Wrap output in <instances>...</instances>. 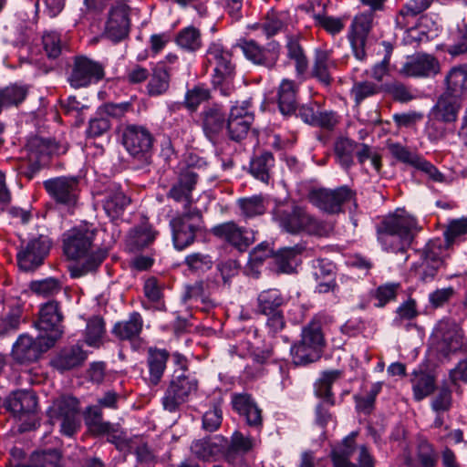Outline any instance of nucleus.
I'll list each match as a JSON object with an SVG mask.
<instances>
[{"instance_id":"13d9d810","label":"nucleus","mask_w":467,"mask_h":467,"mask_svg":"<svg viewBox=\"0 0 467 467\" xmlns=\"http://www.w3.org/2000/svg\"><path fill=\"white\" fill-rule=\"evenodd\" d=\"M389 150L392 157L398 161L410 165L413 168H415L416 162H418L421 157L418 153L411 151L409 148L400 143L390 144L389 146Z\"/></svg>"},{"instance_id":"20e7f679","label":"nucleus","mask_w":467,"mask_h":467,"mask_svg":"<svg viewBox=\"0 0 467 467\" xmlns=\"http://www.w3.org/2000/svg\"><path fill=\"white\" fill-rule=\"evenodd\" d=\"M172 359L179 368L173 371L161 399L164 410L170 412L177 411L198 389V380L188 372L187 358L176 352L172 355Z\"/></svg>"},{"instance_id":"cd10ccee","label":"nucleus","mask_w":467,"mask_h":467,"mask_svg":"<svg viewBox=\"0 0 467 467\" xmlns=\"http://www.w3.org/2000/svg\"><path fill=\"white\" fill-rule=\"evenodd\" d=\"M462 101L443 92L431 111V119L444 123L454 122L462 107Z\"/></svg>"},{"instance_id":"f03ea898","label":"nucleus","mask_w":467,"mask_h":467,"mask_svg":"<svg viewBox=\"0 0 467 467\" xmlns=\"http://www.w3.org/2000/svg\"><path fill=\"white\" fill-rule=\"evenodd\" d=\"M272 217L283 232L290 234L323 235L328 232L325 222L312 214L307 207L296 202L276 205Z\"/></svg>"},{"instance_id":"680f3d73","label":"nucleus","mask_w":467,"mask_h":467,"mask_svg":"<svg viewBox=\"0 0 467 467\" xmlns=\"http://www.w3.org/2000/svg\"><path fill=\"white\" fill-rule=\"evenodd\" d=\"M99 114H104L106 118L121 119L127 113L133 111L131 102L126 101L121 103H105L99 107Z\"/></svg>"},{"instance_id":"37998d69","label":"nucleus","mask_w":467,"mask_h":467,"mask_svg":"<svg viewBox=\"0 0 467 467\" xmlns=\"http://www.w3.org/2000/svg\"><path fill=\"white\" fill-rule=\"evenodd\" d=\"M301 341L317 352L321 357L325 347V338L319 321L312 320L302 329Z\"/></svg>"},{"instance_id":"412c9836","label":"nucleus","mask_w":467,"mask_h":467,"mask_svg":"<svg viewBox=\"0 0 467 467\" xmlns=\"http://www.w3.org/2000/svg\"><path fill=\"white\" fill-rule=\"evenodd\" d=\"M198 174L192 168L183 170L178 181L171 187L167 197L182 203L183 211L194 209L192 206V191L197 183Z\"/></svg>"},{"instance_id":"a18cd8bd","label":"nucleus","mask_w":467,"mask_h":467,"mask_svg":"<svg viewBox=\"0 0 467 467\" xmlns=\"http://www.w3.org/2000/svg\"><path fill=\"white\" fill-rule=\"evenodd\" d=\"M183 265L191 273L201 275L213 268V260L208 254L195 252L185 256Z\"/></svg>"},{"instance_id":"f257e3e1","label":"nucleus","mask_w":467,"mask_h":467,"mask_svg":"<svg viewBox=\"0 0 467 467\" xmlns=\"http://www.w3.org/2000/svg\"><path fill=\"white\" fill-rule=\"evenodd\" d=\"M95 231L86 225L71 228L62 235L63 251L68 259L78 261L68 266L72 278L95 272L107 256L102 249L93 250Z\"/></svg>"},{"instance_id":"393cba45","label":"nucleus","mask_w":467,"mask_h":467,"mask_svg":"<svg viewBox=\"0 0 467 467\" xmlns=\"http://www.w3.org/2000/svg\"><path fill=\"white\" fill-rule=\"evenodd\" d=\"M232 53L219 42L210 44L206 51V61L213 66V75H234L235 66L233 63Z\"/></svg>"},{"instance_id":"864d4df0","label":"nucleus","mask_w":467,"mask_h":467,"mask_svg":"<svg viewBox=\"0 0 467 467\" xmlns=\"http://www.w3.org/2000/svg\"><path fill=\"white\" fill-rule=\"evenodd\" d=\"M30 459L33 467H61V454L57 450L35 452Z\"/></svg>"},{"instance_id":"6ab92c4d","label":"nucleus","mask_w":467,"mask_h":467,"mask_svg":"<svg viewBox=\"0 0 467 467\" xmlns=\"http://www.w3.org/2000/svg\"><path fill=\"white\" fill-rule=\"evenodd\" d=\"M129 9V6L122 3L111 6L103 31L104 37L113 43H119L128 37L130 28Z\"/></svg>"},{"instance_id":"bb28decb","label":"nucleus","mask_w":467,"mask_h":467,"mask_svg":"<svg viewBox=\"0 0 467 467\" xmlns=\"http://www.w3.org/2000/svg\"><path fill=\"white\" fill-rule=\"evenodd\" d=\"M87 358L88 355L81 347L78 345L69 346L59 350L51 359L50 364L55 369L64 373L81 367Z\"/></svg>"},{"instance_id":"dca6fc26","label":"nucleus","mask_w":467,"mask_h":467,"mask_svg":"<svg viewBox=\"0 0 467 467\" xmlns=\"http://www.w3.org/2000/svg\"><path fill=\"white\" fill-rule=\"evenodd\" d=\"M63 316L60 312L58 303L57 301H48L40 306L36 327L42 333L41 336L48 340H52L55 345L56 341L60 338L63 334L62 326Z\"/></svg>"},{"instance_id":"4d7b16f0","label":"nucleus","mask_w":467,"mask_h":467,"mask_svg":"<svg viewBox=\"0 0 467 467\" xmlns=\"http://www.w3.org/2000/svg\"><path fill=\"white\" fill-rule=\"evenodd\" d=\"M400 287V285L399 283H387L379 285L373 296L376 300L374 306L377 307H383L390 301L395 300Z\"/></svg>"},{"instance_id":"ea45409f","label":"nucleus","mask_w":467,"mask_h":467,"mask_svg":"<svg viewBox=\"0 0 467 467\" xmlns=\"http://www.w3.org/2000/svg\"><path fill=\"white\" fill-rule=\"evenodd\" d=\"M285 299L282 293L275 288L262 291L257 296V310L263 315L280 311Z\"/></svg>"},{"instance_id":"5701e85b","label":"nucleus","mask_w":467,"mask_h":467,"mask_svg":"<svg viewBox=\"0 0 467 467\" xmlns=\"http://www.w3.org/2000/svg\"><path fill=\"white\" fill-rule=\"evenodd\" d=\"M439 71V61L428 54H418L408 58L400 70V74L410 78H431Z\"/></svg>"},{"instance_id":"58836bf2","label":"nucleus","mask_w":467,"mask_h":467,"mask_svg":"<svg viewBox=\"0 0 467 467\" xmlns=\"http://www.w3.org/2000/svg\"><path fill=\"white\" fill-rule=\"evenodd\" d=\"M304 250L305 246L301 244L279 249L275 254V261L278 270L286 274L294 272L298 263V256Z\"/></svg>"},{"instance_id":"6e6d98bb","label":"nucleus","mask_w":467,"mask_h":467,"mask_svg":"<svg viewBox=\"0 0 467 467\" xmlns=\"http://www.w3.org/2000/svg\"><path fill=\"white\" fill-rule=\"evenodd\" d=\"M379 86L371 81H356L351 88V96L356 104H360L364 99L379 92Z\"/></svg>"},{"instance_id":"a19ab883","label":"nucleus","mask_w":467,"mask_h":467,"mask_svg":"<svg viewBox=\"0 0 467 467\" xmlns=\"http://www.w3.org/2000/svg\"><path fill=\"white\" fill-rule=\"evenodd\" d=\"M413 398L420 401L430 396L435 389V378L426 371H414L410 379Z\"/></svg>"},{"instance_id":"b1692460","label":"nucleus","mask_w":467,"mask_h":467,"mask_svg":"<svg viewBox=\"0 0 467 467\" xmlns=\"http://www.w3.org/2000/svg\"><path fill=\"white\" fill-rule=\"evenodd\" d=\"M171 358L170 352L165 348L150 347L146 354V367L148 369L147 381L150 386H158L167 369V363Z\"/></svg>"},{"instance_id":"6e6552de","label":"nucleus","mask_w":467,"mask_h":467,"mask_svg":"<svg viewBox=\"0 0 467 467\" xmlns=\"http://www.w3.org/2000/svg\"><path fill=\"white\" fill-rule=\"evenodd\" d=\"M357 431H352L331 451L334 467H374L373 458L365 445L357 446Z\"/></svg>"},{"instance_id":"e433bc0d","label":"nucleus","mask_w":467,"mask_h":467,"mask_svg":"<svg viewBox=\"0 0 467 467\" xmlns=\"http://www.w3.org/2000/svg\"><path fill=\"white\" fill-rule=\"evenodd\" d=\"M286 57L294 62L296 76L301 77L308 69V59L303 47L300 44L299 37L296 36H287L286 37Z\"/></svg>"},{"instance_id":"8fccbe9b","label":"nucleus","mask_w":467,"mask_h":467,"mask_svg":"<svg viewBox=\"0 0 467 467\" xmlns=\"http://www.w3.org/2000/svg\"><path fill=\"white\" fill-rule=\"evenodd\" d=\"M374 16L372 12H364L356 16L351 24L348 38L367 40L372 28Z\"/></svg>"},{"instance_id":"de8ad7c7","label":"nucleus","mask_w":467,"mask_h":467,"mask_svg":"<svg viewBox=\"0 0 467 467\" xmlns=\"http://www.w3.org/2000/svg\"><path fill=\"white\" fill-rule=\"evenodd\" d=\"M78 402L73 397H61L56 400L49 409L51 419L60 420L78 413Z\"/></svg>"},{"instance_id":"4c0bfd02","label":"nucleus","mask_w":467,"mask_h":467,"mask_svg":"<svg viewBox=\"0 0 467 467\" xmlns=\"http://www.w3.org/2000/svg\"><path fill=\"white\" fill-rule=\"evenodd\" d=\"M274 166V155L270 151H264L252 158L249 171L255 179L268 183Z\"/></svg>"},{"instance_id":"9b49d317","label":"nucleus","mask_w":467,"mask_h":467,"mask_svg":"<svg viewBox=\"0 0 467 467\" xmlns=\"http://www.w3.org/2000/svg\"><path fill=\"white\" fill-rule=\"evenodd\" d=\"M355 192L348 186L334 190L319 188L309 192V202L320 211L328 214L343 212V205L354 200Z\"/></svg>"},{"instance_id":"1a4fd4ad","label":"nucleus","mask_w":467,"mask_h":467,"mask_svg":"<svg viewBox=\"0 0 467 467\" xmlns=\"http://www.w3.org/2000/svg\"><path fill=\"white\" fill-rule=\"evenodd\" d=\"M50 199L72 213L79 200V181L75 176H57L43 182Z\"/></svg>"},{"instance_id":"7c9ffc66","label":"nucleus","mask_w":467,"mask_h":467,"mask_svg":"<svg viewBox=\"0 0 467 467\" xmlns=\"http://www.w3.org/2000/svg\"><path fill=\"white\" fill-rule=\"evenodd\" d=\"M37 400L34 392L20 390L14 392L5 402V408L15 417L21 419L23 416L34 413L36 410Z\"/></svg>"},{"instance_id":"423d86ee","label":"nucleus","mask_w":467,"mask_h":467,"mask_svg":"<svg viewBox=\"0 0 467 467\" xmlns=\"http://www.w3.org/2000/svg\"><path fill=\"white\" fill-rule=\"evenodd\" d=\"M174 248L182 251L192 245L198 235L205 233L202 213L194 208L177 213L169 222Z\"/></svg>"},{"instance_id":"052dcab7","label":"nucleus","mask_w":467,"mask_h":467,"mask_svg":"<svg viewBox=\"0 0 467 467\" xmlns=\"http://www.w3.org/2000/svg\"><path fill=\"white\" fill-rule=\"evenodd\" d=\"M42 43L44 50L49 58L55 59L61 54V39L57 32H45L42 36Z\"/></svg>"},{"instance_id":"49530a36","label":"nucleus","mask_w":467,"mask_h":467,"mask_svg":"<svg viewBox=\"0 0 467 467\" xmlns=\"http://www.w3.org/2000/svg\"><path fill=\"white\" fill-rule=\"evenodd\" d=\"M175 41L181 48L188 52H194L202 46L201 33L199 29L192 26L180 30Z\"/></svg>"},{"instance_id":"a211bd4d","label":"nucleus","mask_w":467,"mask_h":467,"mask_svg":"<svg viewBox=\"0 0 467 467\" xmlns=\"http://www.w3.org/2000/svg\"><path fill=\"white\" fill-rule=\"evenodd\" d=\"M211 233L223 240L240 252H244L254 242L253 230L239 226L235 222L229 221L214 225Z\"/></svg>"},{"instance_id":"c85d7f7f","label":"nucleus","mask_w":467,"mask_h":467,"mask_svg":"<svg viewBox=\"0 0 467 467\" xmlns=\"http://www.w3.org/2000/svg\"><path fill=\"white\" fill-rule=\"evenodd\" d=\"M444 93L463 100L467 98V65L452 67L444 77Z\"/></svg>"},{"instance_id":"09e8293b","label":"nucleus","mask_w":467,"mask_h":467,"mask_svg":"<svg viewBox=\"0 0 467 467\" xmlns=\"http://www.w3.org/2000/svg\"><path fill=\"white\" fill-rule=\"evenodd\" d=\"M241 214L246 218H253L265 213V198L262 195L241 198L237 201Z\"/></svg>"},{"instance_id":"603ef678","label":"nucleus","mask_w":467,"mask_h":467,"mask_svg":"<svg viewBox=\"0 0 467 467\" xmlns=\"http://www.w3.org/2000/svg\"><path fill=\"white\" fill-rule=\"evenodd\" d=\"M105 334V323L99 317H91L86 327V342L88 346L98 347Z\"/></svg>"},{"instance_id":"5fc2aeb1","label":"nucleus","mask_w":467,"mask_h":467,"mask_svg":"<svg viewBox=\"0 0 467 467\" xmlns=\"http://www.w3.org/2000/svg\"><path fill=\"white\" fill-rule=\"evenodd\" d=\"M111 124L108 118L104 114H99V109L96 111V114L88 121V126L86 130L88 138H99L108 133L110 130Z\"/></svg>"},{"instance_id":"ddd939ff","label":"nucleus","mask_w":467,"mask_h":467,"mask_svg":"<svg viewBox=\"0 0 467 467\" xmlns=\"http://www.w3.org/2000/svg\"><path fill=\"white\" fill-rule=\"evenodd\" d=\"M442 244L441 241H430L420 254V261L414 265V271L417 277L424 282L434 279L439 268L442 265Z\"/></svg>"},{"instance_id":"72a5a7b5","label":"nucleus","mask_w":467,"mask_h":467,"mask_svg":"<svg viewBox=\"0 0 467 467\" xmlns=\"http://www.w3.org/2000/svg\"><path fill=\"white\" fill-rule=\"evenodd\" d=\"M298 87L295 81L283 79L278 88V108L284 116H291L297 109Z\"/></svg>"},{"instance_id":"7ed1b4c3","label":"nucleus","mask_w":467,"mask_h":467,"mask_svg":"<svg viewBox=\"0 0 467 467\" xmlns=\"http://www.w3.org/2000/svg\"><path fill=\"white\" fill-rule=\"evenodd\" d=\"M420 230L411 215L392 214L377 225L378 241L387 252L404 253Z\"/></svg>"},{"instance_id":"aec40b11","label":"nucleus","mask_w":467,"mask_h":467,"mask_svg":"<svg viewBox=\"0 0 467 467\" xmlns=\"http://www.w3.org/2000/svg\"><path fill=\"white\" fill-rule=\"evenodd\" d=\"M50 246L51 242L46 235L32 238L26 247L17 253L18 266L24 271L35 270L43 264Z\"/></svg>"},{"instance_id":"3c124183","label":"nucleus","mask_w":467,"mask_h":467,"mask_svg":"<svg viewBox=\"0 0 467 467\" xmlns=\"http://www.w3.org/2000/svg\"><path fill=\"white\" fill-rule=\"evenodd\" d=\"M290 352L293 363L296 366L313 363L320 358L317 352L310 348L308 345L304 344L301 340L291 347Z\"/></svg>"},{"instance_id":"79ce46f5","label":"nucleus","mask_w":467,"mask_h":467,"mask_svg":"<svg viewBox=\"0 0 467 467\" xmlns=\"http://www.w3.org/2000/svg\"><path fill=\"white\" fill-rule=\"evenodd\" d=\"M358 142L346 137H340L335 141L334 152L337 161L345 170L354 164V155Z\"/></svg>"},{"instance_id":"a878e982","label":"nucleus","mask_w":467,"mask_h":467,"mask_svg":"<svg viewBox=\"0 0 467 467\" xmlns=\"http://www.w3.org/2000/svg\"><path fill=\"white\" fill-rule=\"evenodd\" d=\"M337 67V61L332 57V50L318 47L315 49L311 76L322 85L328 87L333 81L331 69Z\"/></svg>"},{"instance_id":"774afa93","label":"nucleus","mask_w":467,"mask_h":467,"mask_svg":"<svg viewBox=\"0 0 467 467\" xmlns=\"http://www.w3.org/2000/svg\"><path fill=\"white\" fill-rule=\"evenodd\" d=\"M451 406V391L448 387H441L432 399L431 407L435 412H445Z\"/></svg>"},{"instance_id":"0e129e2a","label":"nucleus","mask_w":467,"mask_h":467,"mask_svg":"<svg viewBox=\"0 0 467 467\" xmlns=\"http://www.w3.org/2000/svg\"><path fill=\"white\" fill-rule=\"evenodd\" d=\"M86 424L94 434H105L112 431V425L109 422L103 421L99 410H95L92 414L86 418Z\"/></svg>"},{"instance_id":"f8f14e48","label":"nucleus","mask_w":467,"mask_h":467,"mask_svg":"<svg viewBox=\"0 0 467 467\" xmlns=\"http://www.w3.org/2000/svg\"><path fill=\"white\" fill-rule=\"evenodd\" d=\"M104 76V66L101 63L78 56L74 58L67 80L72 88H80L99 82Z\"/></svg>"},{"instance_id":"c9c22d12","label":"nucleus","mask_w":467,"mask_h":467,"mask_svg":"<svg viewBox=\"0 0 467 467\" xmlns=\"http://www.w3.org/2000/svg\"><path fill=\"white\" fill-rule=\"evenodd\" d=\"M143 327L140 313L133 312L127 320L117 322L111 332L119 340H132L139 337Z\"/></svg>"},{"instance_id":"2eb2a0df","label":"nucleus","mask_w":467,"mask_h":467,"mask_svg":"<svg viewBox=\"0 0 467 467\" xmlns=\"http://www.w3.org/2000/svg\"><path fill=\"white\" fill-rule=\"evenodd\" d=\"M239 46L249 61L267 69H273L279 58L280 45L276 41H271L262 47L250 39L243 40Z\"/></svg>"},{"instance_id":"39448f33","label":"nucleus","mask_w":467,"mask_h":467,"mask_svg":"<svg viewBox=\"0 0 467 467\" xmlns=\"http://www.w3.org/2000/svg\"><path fill=\"white\" fill-rule=\"evenodd\" d=\"M431 348L441 362L450 361L467 353V337L456 322L441 320L431 336Z\"/></svg>"},{"instance_id":"4be33fe9","label":"nucleus","mask_w":467,"mask_h":467,"mask_svg":"<svg viewBox=\"0 0 467 467\" xmlns=\"http://www.w3.org/2000/svg\"><path fill=\"white\" fill-rule=\"evenodd\" d=\"M200 119L205 136L214 141L226 128V114L218 103L206 105L200 113Z\"/></svg>"},{"instance_id":"338daca9","label":"nucleus","mask_w":467,"mask_h":467,"mask_svg":"<svg viewBox=\"0 0 467 467\" xmlns=\"http://www.w3.org/2000/svg\"><path fill=\"white\" fill-rule=\"evenodd\" d=\"M467 234V217L451 221L444 232L447 245Z\"/></svg>"},{"instance_id":"473e14b6","label":"nucleus","mask_w":467,"mask_h":467,"mask_svg":"<svg viewBox=\"0 0 467 467\" xmlns=\"http://www.w3.org/2000/svg\"><path fill=\"white\" fill-rule=\"evenodd\" d=\"M158 232L148 223H142L130 229L127 235L126 245L130 252H139L150 246L155 240Z\"/></svg>"},{"instance_id":"c756f323","label":"nucleus","mask_w":467,"mask_h":467,"mask_svg":"<svg viewBox=\"0 0 467 467\" xmlns=\"http://www.w3.org/2000/svg\"><path fill=\"white\" fill-rule=\"evenodd\" d=\"M233 409L243 416L249 426L258 427L262 424L261 410L246 393H234L232 395Z\"/></svg>"},{"instance_id":"e2e57ef3","label":"nucleus","mask_w":467,"mask_h":467,"mask_svg":"<svg viewBox=\"0 0 467 467\" xmlns=\"http://www.w3.org/2000/svg\"><path fill=\"white\" fill-rule=\"evenodd\" d=\"M284 26L285 15L276 13L268 14L265 20L260 25V28L267 37L276 35Z\"/></svg>"},{"instance_id":"0eeeda50","label":"nucleus","mask_w":467,"mask_h":467,"mask_svg":"<svg viewBox=\"0 0 467 467\" xmlns=\"http://www.w3.org/2000/svg\"><path fill=\"white\" fill-rule=\"evenodd\" d=\"M121 141L133 161L138 163L136 169H143L150 164L154 137L148 128L138 124L124 126Z\"/></svg>"},{"instance_id":"2f4dec72","label":"nucleus","mask_w":467,"mask_h":467,"mask_svg":"<svg viewBox=\"0 0 467 467\" xmlns=\"http://www.w3.org/2000/svg\"><path fill=\"white\" fill-rule=\"evenodd\" d=\"M130 203V199L116 185L109 186L104 193L102 205L111 219L119 218Z\"/></svg>"},{"instance_id":"bf43d9fd","label":"nucleus","mask_w":467,"mask_h":467,"mask_svg":"<svg viewBox=\"0 0 467 467\" xmlns=\"http://www.w3.org/2000/svg\"><path fill=\"white\" fill-rule=\"evenodd\" d=\"M30 287L34 293L43 296H53L62 289L60 282L56 278H46L32 282Z\"/></svg>"},{"instance_id":"4468645a","label":"nucleus","mask_w":467,"mask_h":467,"mask_svg":"<svg viewBox=\"0 0 467 467\" xmlns=\"http://www.w3.org/2000/svg\"><path fill=\"white\" fill-rule=\"evenodd\" d=\"M254 120V115L248 101L231 107L226 121V130L230 140L241 141L247 134Z\"/></svg>"},{"instance_id":"f3484780","label":"nucleus","mask_w":467,"mask_h":467,"mask_svg":"<svg viewBox=\"0 0 467 467\" xmlns=\"http://www.w3.org/2000/svg\"><path fill=\"white\" fill-rule=\"evenodd\" d=\"M53 346L52 340L47 339L45 336L39 335L34 338L27 335H22L13 346L12 355L18 363H30L37 360L44 352Z\"/></svg>"},{"instance_id":"c03bdc74","label":"nucleus","mask_w":467,"mask_h":467,"mask_svg":"<svg viewBox=\"0 0 467 467\" xmlns=\"http://www.w3.org/2000/svg\"><path fill=\"white\" fill-rule=\"evenodd\" d=\"M211 99V91L203 84L194 85L186 90L183 107L191 112H195L200 105Z\"/></svg>"},{"instance_id":"69168bd1","label":"nucleus","mask_w":467,"mask_h":467,"mask_svg":"<svg viewBox=\"0 0 467 467\" xmlns=\"http://www.w3.org/2000/svg\"><path fill=\"white\" fill-rule=\"evenodd\" d=\"M418 459L422 467H435L437 453L432 445L426 440H421L418 445Z\"/></svg>"},{"instance_id":"9d476101","label":"nucleus","mask_w":467,"mask_h":467,"mask_svg":"<svg viewBox=\"0 0 467 467\" xmlns=\"http://www.w3.org/2000/svg\"><path fill=\"white\" fill-rule=\"evenodd\" d=\"M340 375L341 372L337 369L324 371L315 383V395L320 400L316 406V422L321 427L327 426L333 420L330 408L335 405V397L331 388Z\"/></svg>"},{"instance_id":"f704fd0d","label":"nucleus","mask_w":467,"mask_h":467,"mask_svg":"<svg viewBox=\"0 0 467 467\" xmlns=\"http://www.w3.org/2000/svg\"><path fill=\"white\" fill-rule=\"evenodd\" d=\"M171 82L170 68L162 63L158 64L152 70L146 90L150 97H159L168 92Z\"/></svg>"}]
</instances>
